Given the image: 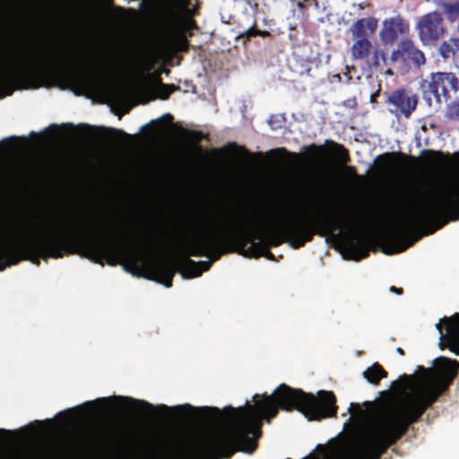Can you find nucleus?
Wrapping results in <instances>:
<instances>
[{"label":"nucleus","instance_id":"obj_53","mask_svg":"<svg viewBox=\"0 0 459 459\" xmlns=\"http://www.w3.org/2000/svg\"><path fill=\"white\" fill-rule=\"evenodd\" d=\"M386 74H392V71H391V70H388V71L386 72Z\"/></svg>","mask_w":459,"mask_h":459},{"label":"nucleus","instance_id":"obj_21","mask_svg":"<svg viewBox=\"0 0 459 459\" xmlns=\"http://www.w3.org/2000/svg\"><path fill=\"white\" fill-rule=\"evenodd\" d=\"M169 48L175 51L187 52L189 48V42L186 35L182 32H175L169 41Z\"/></svg>","mask_w":459,"mask_h":459},{"label":"nucleus","instance_id":"obj_52","mask_svg":"<svg viewBox=\"0 0 459 459\" xmlns=\"http://www.w3.org/2000/svg\"><path fill=\"white\" fill-rule=\"evenodd\" d=\"M66 126L69 127H72V128L74 127V126L72 124H67Z\"/></svg>","mask_w":459,"mask_h":459},{"label":"nucleus","instance_id":"obj_31","mask_svg":"<svg viewBox=\"0 0 459 459\" xmlns=\"http://www.w3.org/2000/svg\"><path fill=\"white\" fill-rule=\"evenodd\" d=\"M344 172L347 176L352 178H355L357 180H362V177L359 176L358 173H357V169L355 167L353 166H347L345 165L344 167Z\"/></svg>","mask_w":459,"mask_h":459},{"label":"nucleus","instance_id":"obj_12","mask_svg":"<svg viewBox=\"0 0 459 459\" xmlns=\"http://www.w3.org/2000/svg\"><path fill=\"white\" fill-rule=\"evenodd\" d=\"M418 31L423 43L439 39L446 31L441 14L432 12L423 15L418 23Z\"/></svg>","mask_w":459,"mask_h":459},{"label":"nucleus","instance_id":"obj_42","mask_svg":"<svg viewBox=\"0 0 459 459\" xmlns=\"http://www.w3.org/2000/svg\"><path fill=\"white\" fill-rule=\"evenodd\" d=\"M82 126H83L86 129L87 132L94 130V127L90 126L88 125H82Z\"/></svg>","mask_w":459,"mask_h":459},{"label":"nucleus","instance_id":"obj_36","mask_svg":"<svg viewBox=\"0 0 459 459\" xmlns=\"http://www.w3.org/2000/svg\"><path fill=\"white\" fill-rule=\"evenodd\" d=\"M390 291L394 292V293H396L398 295H401V294L403 293V290L402 288H396L395 286L390 287Z\"/></svg>","mask_w":459,"mask_h":459},{"label":"nucleus","instance_id":"obj_30","mask_svg":"<svg viewBox=\"0 0 459 459\" xmlns=\"http://www.w3.org/2000/svg\"><path fill=\"white\" fill-rule=\"evenodd\" d=\"M447 117L449 119H459V103L455 102L448 106Z\"/></svg>","mask_w":459,"mask_h":459},{"label":"nucleus","instance_id":"obj_2","mask_svg":"<svg viewBox=\"0 0 459 459\" xmlns=\"http://www.w3.org/2000/svg\"><path fill=\"white\" fill-rule=\"evenodd\" d=\"M101 244L112 245L118 253L117 263L123 264L126 271L140 275V271L146 270V278L158 281L167 288L172 286L176 273H180L186 278H195L210 269L212 264L229 252H235L234 231L231 229V220L224 221L216 230L205 233L194 240L188 241L184 247L186 255L208 257L209 261L195 262L186 256L174 261L149 263V249L154 244V239L148 238L138 246H128L115 238L114 227L110 223L101 224Z\"/></svg>","mask_w":459,"mask_h":459},{"label":"nucleus","instance_id":"obj_11","mask_svg":"<svg viewBox=\"0 0 459 459\" xmlns=\"http://www.w3.org/2000/svg\"><path fill=\"white\" fill-rule=\"evenodd\" d=\"M440 333L441 349L447 346L455 354H459V313L452 316H444L438 324L436 325Z\"/></svg>","mask_w":459,"mask_h":459},{"label":"nucleus","instance_id":"obj_32","mask_svg":"<svg viewBox=\"0 0 459 459\" xmlns=\"http://www.w3.org/2000/svg\"><path fill=\"white\" fill-rule=\"evenodd\" d=\"M259 30H260L257 29L255 26H252L241 36L245 37L247 39H249L250 38L259 36Z\"/></svg>","mask_w":459,"mask_h":459},{"label":"nucleus","instance_id":"obj_4","mask_svg":"<svg viewBox=\"0 0 459 459\" xmlns=\"http://www.w3.org/2000/svg\"><path fill=\"white\" fill-rule=\"evenodd\" d=\"M102 229L100 223L83 221L36 238L0 242V272L22 261L39 265V259H58L65 254L79 255L101 265L106 262L115 266L119 255L114 247L101 244V238L91 237V233L101 232Z\"/></svg>","mask_w":459,"mask_h":459},{"label":"nucleus","instance_id":"obj_48","mask_svg":"<svg viewBox=\"0 0 459 459\" xmlns=\"http://www.w3.org/2000/svg\"><path fill=\"white\" fill-rule=\"evenodd\" d=\"M164 117H167V118H169V119H172V118H173V117H172L170 114H166V115L164 116Z\"/></svg>","mask_w":459,"mask_h":459},{"label":"nucleus","instance_id":"obj_1","mask_svg":"<svg viewBox=\"0 0 459 459\" xmlns=\"http://www.w3.org/2000/svg\"><path fill=\"white\" fill-rule=\"evenodd\" d=\"M254 404L224 408L229 411V429H195L168 442L153 459H223L237 451L253 453L262 435L263 420L270 423L280 410L300 411L308 420H321L337 413L332 391L317 396L281 384L272 394L254 395Z\"/></svg>","mask_w":459,"mask_h":459},{"label":"nucleus","instance_id":"obj_10","mask_svg":"<svg viewBox=\"0 0 459 459\" xmlns=\"http://www.w3.org/2000/svg\"><path fill=\"white\" fill-rule=\"evenodd\" d=\"M390 60L401 66H420L426 62L424 53L409 39H402L397 44L391 53Z\"/></svg>","mask_w":459,"mask_h":459},{"label":"nucleus","instance_id":"obj_8","mask_svg":"<svg viewBox=\"0 0 459 459\" xmlns=\"http://www.w3.org/2000/svg\"><path fill=\"white\" fill-rule=\"evenodd\" d=\"M423 94L427 100L447 103L456 98L459 79L454 73L437 72L430 74L429 80L422 83Z\"/></svg>","mask_w":459,"mask_h":459},{"label":"nucleus","instance_id":"obj_3","mask_svg":"<svg viewBox=\"0 0 459 459\" xmlns=\"http://www.w3.org/2000/svg\"><path fill=\"white\" fill-rule=\"evenodd\" d=\"M349 222L346 214L317 212L307 216L289 220L284 223H272L261 214H249L231 220L234 231L235 252L249 258L264 256L274 261L269 247L288 243L294 249L311 242L315 235L327 236L334 230H342Z\"/></svg>","mask_w":459,"mask_h":459},{"label":"nucleus","instance_id":"obj_13","mask_svg":"<svg viewBox=\"0 0 459 459\" xmlns=\"http://www.w3.org/2000/svg\"><path fill=\"white\" fill-rule=\"evenodd\" d=\"M160 409L162 411L172 410L178 417L187 420H204L203 418L219 417L221 414V410L216 407H194L188 403L171 408L161 405Z\"/></svg>","mask_w":459,"mask_h":459},{"label":"nucleus","instance_id":"obj_43","mask_svg":"<svg viewBox=\"0 0 459 459\" xmlns=\"http://www.w3.org/2000/svg\"><path fill=\"white\" fill-rule=\"evenodd\" d=\"M396 351H397L400 355H404V351H403V350L402 348H400V347H398V348L396 349Z\"/></svg>","mask_w":459,"mask_h":459},{"label":"nucleus","instance_id":"obj_16","mask_svg":"<svg viewBox=\"0 0 459 459\" xmlns=\"http://www.w3.org/2000/svg\"><path fill=\"white\" fill-rule=\"evenodd\" d=\"M377 160L383 161L384 169H389L405 166L409 160H414L415 158L402 152H391L379 155Z\"/></svg>","mask_w":459,"mask_h":459},{"label":"nucleus","instance_id":"obj_5","mask_svg":"<svg viewBox=\"0 0 459 459\" xmlns=\"http://www.w3.org/2000/svg\"><path fill=\"white\" fill-rule=\"evenodd\" d=\"M109 62L98 61L85 65L82 56L74 50L52 52L19 65L0 67V96H10L15 90L36 88L45 79L65 80L77 95L100 88L110 75Z\"/></svg>","mask_w":459,"mask_h":459},{"label":"nucleus","instance_id":"obj_50","mask_svg":"<svg viewBox=\"0 0 459 459\" xmlns=\"http://www.w3.org/2000/svg\"><path fill=\"white\" fill-rule=\"evenodd\" d=\"M70 412H71V410H66L63 413H70Z\"/></svg>","mask_w":459,"mask_h":459},{"label":"nucleus","instance_id":"obj_51","mask_svg":"<svg viewBox=\"0 0 459 459\" xmlns=\"http://www.w3.org/2000/svg\"><path fill=\"white\" fill-rule=\"evenodd\" d=\"M278 151L286 152V149L285 148H281V149H278Z\"/></svg>","mask_w":459,"mask_h":459},{"label":"nucleus","instance_id":"obj_9","mask_svg":"<svg viewBox=\"0 0 459 459\" xmlns=\"http://www.w3.org/2000/svg\"><path fill=\"white\" fill-rule=\"evenodd\" d=\"M385 104L392 107L388 108L390 113L409 118L417 108L418 97L401 88L387 94Z\"/></svg>","mask_w":459,"mask_h":459},{"label":"nucleus","instance_id":"obj_38","mask_svg":"<svg viewBox=\"0 0 459 459\" xmlns=\"http://www.w3.org/2000/svg\"><path fill=\"white\" fill-rule=\"evenodd\" d=\"M259 36L263 38L271 37V33L268 30H259Z\"/></svg>","mask_w":459,"mask_h":459},{"label":"nucleus","instance_id":"obj_45","mask_svg":"<svg viewBox=\"0 0 459 459\" xmlns=\"http://www.w3.org/2000/svg\"><path fill=\"white\" fill-rule=\"evenodd\" d=\"M290 155L294 158L295 160H297L299 158V154L297 153H294V152H290Z\"/></svg>","mask_w":459,"mask_h":459},{"label":"nucleus","instance_id":"obj_7","mask_svg":"<svg viewBox=\"0 0 459 459\" xmlns=\"http://www.w3.org/2000/svg\"><path fill=\"white\" fill-rule=\"evenodd\" d=\"M443 217L459 220V185L450 186L440 195H431L430 199L417 204L413 213L403 218V226L420 229Z\"/></svg>","mask_w":459,"mask_h":459},{"label":"nucleus","instance_id":"obj_25","mask_svg":"<svg viewBox=\"0 0 459 459\" xmlns=\"http://www.w3.org/2000/svg\"><path fill=\"white\" fill-rule=\"evenodd\" d=\"M331 144H333L336 156L339 160V161L343 164L347 165L351 161L350 153L347 148H345L342 144L337 143L334 142H330Z\"/></svg>","mask_w":459,"mask_h":459},{"label":"nucleus","instance_id":"obj_15","mask_svg":"<svg viewBox=\"0 0 459 459\" xmlns=\"http://www.w3.org/2000/svg\"><path fill=\"white\" fill-rule=\"evenodd\" d=\"M377 22L374 17L358 19L350 27L351 38L370 39L377 31Z\"/></svg>","mask_w":459,"mask_h":459},{"label":"nucleus","instance_id":"obj_19","mask_svg":"<svg viewBox=\"0 0 459 459\" xmlns=\"http://www.w3.org/2000/svg\"><path fill=\"white\" fill-rule=\"evenodd\" d=\"M363 377L370 384L378 385L382 378H385L387 377V372L380 364L375 362L371 367L368 368L363 372Z\"/></svg>","mask_w":459,"mask_h":459},{"label":"nucleus","instance_id":"obj_27","mask_svg":"<svg viewBox=\"0 0 459 459\" xmlns=\"http://www.w3.org/2000/svg\"><path fill=\"white\" fill-rule=\"evenodd\" d=\"M420 238V236L416 237L413 240L403 243V242H396L395 247L393 250H385V253L387 255H392L394 253H400L405 251L409 247L412 246L416 241H418Z\"/></svg>","mask_w":459,"mask_h":459},{"label":"nucleus","instance_id":"obj_24","mask_svg":"<svg viewBox=\"0 0 459 459\" xmlns=\"http://www.w3.org/2000/svg\"><path fill=\"white\" fill-rule=\"evenodd\" d=\"M182 132L191 144L199 148L200 143L204 138V134L201 131L182 129Z\"/></svg>","mask_w":459,"mask_h":459},{"label":"nucleus","instance_id":"obj_49","mask_svg":"<svg viewBox=\"0 0 459 459\" xmlns=\"http://www.w3.org/2000/svg\"><path fill=\"white\" fill-rule=\"evenodd\" d=\"M9 140H12V141H16V140H17V137H15V136H13V137L9 138Z\"/></svg>","mask_w":459,"mask_h":459},{"label":"nucleus","instance_id":"obj_14","mask_svg":"<svg viewBox=\"0 0 459 459\" xmlns=\"http://www.w3.org/2000/svg\"><path fill=\"white\" fill-rule=\"evenodd\" d=\"M409 30L408 24L401 18H390L384 21L380 38L385 44H392L398 38Z\"/></svg>","mask_w":459,"mask_h":459},{"label":"nucleus","instance_id":"obj_35","mask_svg":"<svg viewBox=\"0 0 459 459\" xmlns=\"http://www.w3.org/2000/svg\"><path fill=\"white\" fill-rule=\"evenodd\" d=\"M178 87H176L175 85L173 84H161V90H168V91H171V93L177 90Z\"/></svg>","mask_w":459,"mask_h":459},{"label":"nucleus","instance_id":"obj_26","mask_svg":"<svg viewBox=\"0 0 459 459\" xmlns=\"http://www.w3.org/2000/svg\"><path fill=\"white\" fill-rule=\"evenodd\" d=\"M441 6L449 20L455 21L459 17V2L443 3Z\"/></svg>","mask_w":459,"mask_h":459},{"label":"nucleus","instance_id":"obj_17","mask_svg":"<svg viewBox=\"0 0 459 459\" xmlns=\"http://www.w3.org/2000/svg\"><path fill=\"white\" fill-rule=\"evenodd\" d=\"M351 55L356 60H368L370 56L373 45L368 39H352Z\"/></svg>","mask_w":459,"mask_h":459},{"label":"nucleus","instance_id":"obj_54","mask_svg":"<svg viewBox=\"0 0 459 459\" xmlns=\"http://www.w3.org/2000/svg\"><path fill=\"white\" fill-rule=\"evenodd\" d=\"M100 401V399H96V402ZM101 401H105V398L101 399Z\"/></svg>","mask_w":459,"mask_h":459},{"label":"nucleus","instance_id":"obj_33","mask_svg":"<svg viewBox=\"0 0 459 459\" xmlns=\"http://www.w3.org/2000/svg\"><path fill=\"white\" fill-rule=\"evenodd\" d=\"M113 136H118L123 138H130L131 135L126 134L122 129L108 128L107 129Z\"/></svg>","mask_w":459,"mask_h":459},{"label":"nucleus","instance_id":"obj_29","mask_svg":"<svg viewBox=\"0 0 459 459\" xmlns=\"http://www.w3.org/2000/svg\"><path fill=\"white\" fill-rule=\"evenodd\" d=\"M306 151L309 153V157L312 160L317 159L318 156L323 152V146H317L315 143L306 147Z\"/></svg>","mask_w":459,"mask_h":459},{"label":"nucleus","instance_id":"obj_20","mask_svg":"<svg viewBox=\"0 0 459 459\" xmlns=\"http://www.w3.org/2000/svg\"><path fill=\"white\" fill-rule=\"evenodd\" d=\"M363 409L359 403H351L350 406V412L351 415L359 421H365L372 416L373 404L371 402H366Z\"/></svg>","mask_w":459,"mask_h":459},{"label":"nucleus","instance_id":"obj_46","mask_svg":"<svg viewBox=\"0 0 459 459\" xmlns=\"http://www.w3.org/2000/svg\"><path fill=\"white\" fill-rule=\"evenodd\" d=\"M378 95V91H377L375 94L371 95V101L373 102L376 99V97Z\"/></svg>","mask_w":459,"mask_h":459},{"label":"nucleus","instance_id":"obj_41","mask_svg":"<svg viewBox=\"0 0 459 459\" xmlns=\"http://www.w3.org/2000/svg\"><path fill=\"white\" fill-rule=\"evenodd\" d=\"M188 26H189V28H193V29H195V28H196V23H195V21H190V22H188Z\"/></svg>","mask_w":459,"mask_h":459},{"label":"nucleus","instance_id":"obj_34","mask_svg":"<svg viewBox=\"0 0 459 459\" xmlns=\"http://www.w3.org/2000/svg\"><path fill=\"white\" fill-rule=\"evenodd\" d=\"M170 94H171V91L161 90V86L160 87V90H159V97H160V99L166 100V99H168L169 97Z\"/></svg>","mask_w":459,"mask_h":459},{"label":"nucleus","instance_id":"obj_44","mask_svg":"<svg viewBox=\"0 0 459 459\" xmlns=\"http://www.w3.org/2000/svg\"><path fill=\"white\" fill-rule=\"evenodd\" d=\"M403 377L407 380V381H411L412 378H413V376H407V375H404Z\"/></svg>","mask_w":459,"mask_h":459},{"label":"nucleus","instance_id":"obj_39","mask_svg":"<svg viewBox=\"0 0 459 459\" xmlns=\"http://www.w3.org/2000/svg\"><path fill=\"white\" fill-rule=\"evenodd\" d=\"M437 152L433 150H424L422 152V155H430V156H433L435 155Z\"/></svg>","mask_w":459,"mask_h":459},{"label":"nucleus","instance_id":"obj_28","mask_svg":"<svg viewBox=\"0 0 459 459\" xmlns=\"http://www.w3.org/2000/svg\"><path fill=\"white\" fill-rule=\"evenodd\" d=\"M114 398L117 400H120L122 402H126V403H139L143 408H145L151 411H153L154 410H156V408L152 404L149 403L148 402L143 401V400H134L131 397H121V396H114Z\"/></svg>","mask_w":459,"mask_h":459},{"label":"nucleus","instance_id":"obj_6","mask_svg":"<svg viewBox=\"0 0 459 459\" xmlns=\"http://www.w3.org/2000/svg\"><path fill=\"white\" fill-rule=\"evenodd\" d=\"M421 368L424 377L417 392L404 405H395L385 411L377 428L367 439L364 453L357 459H380L449 388L457 376L459 362L439 357L434 367Z\"/></svg>","mask_w":459,"mask_h":459},{"label":"nucleus","instance_id":"obj_37","mask_svg":"<svg viewBox=\"0 0 459 459\" xmlns=\"http://www.w3.org/2000/svg\"><path fill=\"white\" fill-rule=\"evenodd\" d=\"M444 225V223H440L435 227H431L428 231H427V234H432L434 233L437 230L440 229L442 226Z\"/></svg>","mask_w":459,"mask_h":459},{"label":"nucleus","instance_id":"obj_22","mask_svg":"<svg viewBox=\"0 0 459 459\" xmlns=\"http://www.w3.org/2000/svg\"><path fill=\"white\" fill-rule=\"evenodd\" d=\"M457 50H459V39L444 41L439 48V53L444 58L454 56Z\"/></svg>","mask_w":459,"mask_h":459},{"label":"nucleus","instance_id":"obj_47","mask_svg":"<svg viewBox=\"0 0 459 459\" xmlns=\"http://www.w3.org/2000/svg\"><path fill=\"white\" fill-rule=\"evenodd\" d=\"M241 149H242V150H243V151H244V152H245L248 156L253 155L252 153L248 152L247 151V149H246V148L242 147Z\"/></svg>","mask_w":459,"mask_h":459},{"label":"nucleus","instance_id":"obj_40","mask_svg":"<svg viewBox=\"0 0 459 459\" xmlns=\"http://www.w3.org/2000/svg\"><path fill=\"white\" fill-rule=\"evenodd\" d=\"M10 434H11L10 431L3 429H0V435L1 436H3V435L6 436V435H10Z\"/></svg>","mask_w":459,"mask_h":459},{"label":"nucleus","instance_id":"obj_23","mask_svg":"<svg viewBox=\"0 0 459 459\" xmlns=\"http://www.w3.org/2000/svg\"><path fill=\"white\" fill-rule=\"evenodd\" d=\"M370 59L368 61L369 67H379L381 61L386 64L385 53L381 49H372L370 54Z\"/></svg>","mask_w":459,"mask_h":459},{"label":"nucleus","instance_id":"obj_18","mask_svg":"<svg viewBox=\"0 0 459 459\" xmlns=\"http://www.w3.org/2000/svg\"><path fill=\"white\" fill-rule=\"evenodd\" d=\"M346 248L351 254L352 258L356 261L366 258L368 255V248L364 240L357 238L356 240L348 238L346 240Z\"/></svg>","mask_w":459,"mask_h":459}]
</instances>
